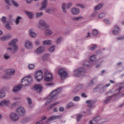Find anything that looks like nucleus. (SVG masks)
Segmentation results:
<instances>
[{"mask_svg":"<svg viewBox=\"0 0 124 124\" xmlns=\"http://www.w3.org/2000/svg\"><path fill=\"white\" fill-rule=\"evenodd\" d=\"M93 63L90 61H86L82 64L83 67H79L73 71V75L75 77L84 76L87 73V68L91 67Z\"/></svg>","mask_w":124,"mask_h":124,"instance_id":"nucleus-1","label":"nucleus"},{"mask_svg":"<svg viewBox=\"0 0 124 124\" xmlns=\"http://www.w3.org/2000/svg\"><path fill=\"white\" fill-rule=\"evenodd\" d=\"M18 42V39H14L9 43V47L7 48V50L10 51L12 54H15L18 51V46L16 43Z\"/></svg>","mask_w":124,"mask_h":124,"instance_id":"nucleus-2","label":"nucleus"},{"mask_svg":"<svg viewBox=\"0 0 124 124\" xmlns=\"http://www.w3.org/2000/svg\"><path fill=\"white\" fill-rule=\"evenodd\" d=\"M32 82V78L31 76H28L22 79L21 87H29Z\"/></svg>","mask_w":124,"mask_h":124,"instance_id":"nucleus-3","label":"nucleus"},{"mask_svg":"<svg viewBox=\"0 0 124 124\" xmlns=\"http://www.w3.org/2000/svg\"><path fill=\"white\" fill-rule=\"evenodd\" d=\"M49 25L47 24V22H46V21H45L44 19H40L39 20L37 28L39 29V30H44L43 28H49Z\"/></svg>","mask_w":124,"mask_h":124,"instance_id":"nucleus-4","label":"nucleus"},{"mask_svg":"<svg viewBox=\"0 0 124 124\" xmlns=\"http://www.w3.org/2000/svg\"><path fill=\"white\" fill-rule=\"evenodd\" d=\"M58 74L60 76L62 80H64L65 78L68 76V73L66 72V70L62 68L59 70Z\"/></svg>","mask_w":124,"mask_h":124,"instance_id":"nucleus-5","label":"nucleus"},{"mask_svg":"<svg viewBox=\"0 0 124 124\" xmlns=\"http://www.w3.org/2000/svg\"><path fill=\"white\" fill-rule=\"evenodd\" d=\"M34 77L37 82H40L43 79V72H42V71L40 70L35 72Z\"/></svg>","mask_w":124,"mask_h":124,"instance_id":"nucleus-6","label":"nucleus"},{"mask_svg":"<svg viewBox=\"0 0 124 124\" xmlns=\"http://www.w3.org/2000/svg\"><path fill=\"white\" fill-rule=\"evenodd\" d=\"M61 91H62V90L60 88L53 91L50 93V95L47 96V99H50V100H52V99H53L54 100V99H55V97L57 96V94H59V93H61Z\"/></svg>","mask_w":124,"mask_h":124,"instance_id":"nucleus-7","label":"nucleus"},{"mask_svg":"<svg viewBox=\"0 0 124 124\" xmlns=\"http://www.w3.org/2000/svg\"><path fill=\"white\" fill-rule=\"evenodd\" d=\"M122 89H123V87H119L117 90H116L115 91V92H116L115 94L112 95V96H108V97H107L106 98L104 103H108L110 102V101H111V99H112V98L113 97V96H115V95H117V94L119 93H120V92H121V91Z\"/></svg>","mask_w":124,"mask_h":124,"instance_id":"nucleus-8","label":"nucleus"},{"mask_svg":"<svg viewBox=\"0 0 124 124\" xmlns=\"http://www.w3.org/2000/svg\"><path fill=\"white\" fill-rule=\"evenodd\" d=\"M45 80L46 82H52L53 81V76H52V74L49 72L47 71H46L45 72Z\"/></svg>","mask_w":124,"mask_h":124,"instance_id":"nucleus-9","label":"nucleus"},{"mask_svg":"<svg viewBox=\"0 0 124 124\" xmlns=\"http://www.w3.org/2000/svg\"><path fill=\"white\" fill-rule=\"evenodd\" d=\"M15 74V70H8L5 75L3 76V79H9V78H11L12 75Z\"/></svg>","mask_w":124,"mask_h":124,"instance_id":"nucleus-10","label":"nucleus"},{"mask_svg":"<svg viewBox=\"0 0 124 124\" xmlns=\"http://www.w3.org/2000/svg\"><path fill=\"white\" fill-rule=\"evenodd\" d=\"M71 6H72V3L71 2L68 3L67 5L66 4L63 3L62 7V10L63 13H67V11L66 10V9H69V8H70Z\"/></svg>","mask_w":124,"mask_h":124,"instance_id":"nucleus-11","label":"nucleus"},{"mask_svg":"<svg viewBox=\"0 0 124 124\" xmlns=\"http://www.w3.org/2000/svg\"><path fill=\"white\" fill-rule=\"evenodd\" d=\"M10 118L13 122H17L20 119V117L17 113L12 112L10 115Z\"/></svg>","mask_w":124,"mask_h":124,"instance_id":"nucleus-12","label":"nucleus"},{"mask_svg":"<svg viewBox=\"0 0 124 124\" xmlns=\"http://www.w3.org/2000/svg\"><path fill=\"white\" fill-rule=\"evenodd\" d=\"M16 112L18 116H24L25 115V108L22 107H19L16 108Z\"/></svg>","mask_w":124,"mask_h":124,"instance_id":"nucleus-13","label":"nucleus"},{"mask_svg":"<svg viewBox=\"0 0 124 124\" xmlns=\"http://www.w3.org/2000/svg\"><path fill=\"white\" fill-rule=\"evenodd\" d=\"M25 47L27 50H31L33 48V44L30 41H26L25 43Z\"/></svg>","mask_w":124,"mask_h":124,"instance_id":"nucleus-14","label":"nucleus"},{"mask_svg":"<svg viewBox=\"0 0 124 124\" xmlns=\"http://www.w3.org/2000/svg\"><path fill=\"white\" fill-rule=\"evenodd\" d=\"M93 120L94 122H96V123H100V124H103V123L107 122L106 119H102L101 117L98 116L94 117Z\"/></svg>","mask_w":124,"mask_h":124,"instance_id":"nucleus-15","label":"nucleus"},{"mask_svg":"<svg viewBox=\"0 0 124 124\" xmlns=\"http://www.w3.org/2000/svg\"><path fill=\"white\" fill-rule=\"evenodd\" d=\"M62 119V116L58 115V116H54L49 117L46 120L47 123H49V122H52V121H54V120H58Z\"/></svg>","mask_w":124,"mask_h":124,"instance_id":"nucleus-16","label":"nucleus"},{"mask_svg":"<svg viewBox=\"0 0 124 124\" xmlns=\"http://www.w3.org/2000/svg\"><path fill=\"white\" fill-rule=\"evenodd\" d=\"M55 11H56L55 9L53 8L48 7L46 8L45 10V12H46V13H47V14H52L54 13Z\"/></svg>","mask_w":124,"mask_h":124,"instance_id":"nucleus-17","label":"nucleus"},{"mask_svg":"<svg viewBox=\"0 0 124 124\" xmlns=\"http://www.w3.org/2000/svg\"><path fill=\"white\" fill-rule=\"evenodd\" d=\"M45 34L47 36H49V35H51V34H53V31L49 29V28L45 27Z\"/></svg>","mask_w":124,"mask_h":124,"instance_id":"nucleus-18","label":"nucleus"},{"mask_svg":"<svg viewBox=\"0 0 124 124\" xmlns=\"http://www.w3.org/2000/svg\"><path fill=\"white\" fill-rule=\"evenodd\" d=\"M34 89H35V91L37 92V93H40L43 90V88L41 86V85L38 84L34 86Z\"/></svg>","mask_w":124,"mask_h":124,"instance_id":"nucleus-19","label":"nucleus"},{"mask_svg":"<svg viewBox=\"0 0 124 124\" xmlns=\"http://www.w3.org/2000/svg\"><path fill=\"white\" fill-rule=\"evenodd\" d=\"M86 103L88 104V107L90 109H92L95 103L93 100H87L86 101Z\"/></svg>","mask_w":124,"mask_h":124,"instance_id":"nucleus-20","label":"nucleus"},{"mask_svg":"<svg viewBox=\"0 0 124 124\" xmlns=\"http://www.w3.org/2000/svg\"><path fill=\"white\" fill-rule=\"evenodd\" d=\"M71 12L73 15H78L80 13V10L77 8H73L71 10Z\"/></svg>","mask_w":124,"mask_h":124,"instance_id":"nucleus-21","label":"nucleus"},{"mask_svg":"<svg viewBox=\"0 0 124 124\" xmlns=\"http://www.w3.org/2000/svg\"><path fill=\"white\" fill-rule=\"evenodd\" d=\"M29 34L31 37H32V38H35V37L37 36V34L35 32H34V30L33 29H30L29 30Z\"/></svg>","mask_w":124,"mask_h":124,"instance_id":"nucleus-22","label":"nucleus"},{"mask_svg":"<svg viewBox=\"0 0 124 124\" xmlns=\"http://www.w3.org/2000/svg\"><path fill=\"white\" fill-rule=\"evenodd\" d=\"M47 0H44L42 2V6L40 10H43V9H45V8L47 7Z\"/></svg>","mask_w":124,"mask_h":124,"instance_id":"nucleus-23","label":"nucleus"},{"mask_svg":"<svg viewBox=\"0 0 124 124\" xmlns=\"http://www.w3.org/2000/svg\"><path fill=\"white\" fill-rule=\"evenodd\" d=\"M10 101L8 100H3L0 102V106L1 107H2V106H7V105H8L9 104Z\"/></svg>","mask_w":124,"mask_h":124,"instance_id":"nucleus-24","label":"nucleus"},{"mask_svg":"<svg viewBox=\"0 0 124 124\" xmlns=\"http://www.w3.org/2000/svg\"><path fill=\"white\" fill-rule=\"evenodd\" d=\"M83 89V85L82 84L78 85L73 91L74 93H78V92L81 91Z\"/></svg>","mask_w":124,"mask_h":124,"instance_id":"nucleus-25","label":"nucleus"},{"mask_svg":"<svg viewBox=\"0 0 124 124\" xmlns=\"http://www.w3.org/2000/svg\"><path fill=\"white\" fill-rule=\"evenodd\" d=\"M22 89V86L21 85L16 86L13 88V92L14 93H18Z\"/></svg>","mask_w":124,"mask_h":124,"instance_id":"nucleus-26","label":"nucleus"},{"mask_svg":"<svg viewBox=\"0 0 124 124\" xmlns=\"http://www.w3.org/2000/svg\"><path fill=\"white\" fill-rule=\"evenodd\" d=\"M25 14L28 16V18L31 20L33 18V13L29 11H25Z\"/></svg>","mask_w":124,"mask_h":124,"instance_id":"nucleus-27","label":"nucleus"},{"mask_svg":"<svg viewBox=\"0 0 124 124\" xmlns=\"http://www.w3.org/2000/svg\"><path fill=\"white\" fill-rule=\"evenodd\" d=\"M44 47L40 46L38 47L36 50L35 53L36 54H41V53H42V52H44Z\"/></svg>","mask_w":124,"mask_h":124,"instance_id":"nucleus-28","label":"nucleus"},{"mask_svg":"<svg viewBox=\"0 0 124 124\" xmlns=\"http://www.w3.org/2000/svg\"><path fill=\"white\" fill-rule=\"evenodd\" d=\"M11 37H12L11 35H8L1 37L0 39L2 41H6V40H9Z\"/></svg>","mask_w":124,"mask_h":124,"instance_id":"nucleus-29","label":"nucleus"},{"mask_svg":"<svg viewBox=\"0 0 124 124\" xmlns=\"http://www.w3.org/2000/svg\"><path fill=\"white\" fill-rule=\"evenodd\" d=\"M120 29L119 27L117 26H115L114 30L112 31V33L113 34H118L119 33V31Z\"/></svg>","mask_w":124,"mask_h":124,"instance_id":"nucleus-30","label":"nucleus"},{"mask_svg":"<svg viewBox=\"0 0 124 124\" xmlns=\"http://www.w3.org/2000/svg\"><path fill=\"white\" fill-rule=\"evenodd\" d=\"M22 20V17L20 16H17V17L16 19V20L15 21V23L16 25H18L20 23V21Z\"/></svg>","mask_w":124,"mask_h":124,"instance_id":"nucleus-31","label":"nucleus"},{"mask_svg":"<svg viewBox=\"0 0 124 124\" xmlns=\"http://www.w3.org/2000/svg\"><path fill=\"white\" fill-rule=\"evenodd\" d=\"M13 5L15 7H19V3L17 2V1H15V0H11Z\"/></svg>","mask_w":124,"mask_h":124,"instance_id":"nucleus-32","label":"nucleus"},{"mask_svg":"<svg viewBox=\"0 0 124 124\" xmlns=\"http://www.w3.org/2000/svg\"><path fill=\"white\" fill-rule=\"evenodd\" d=\"M5 96V92L4 90H0V99L3 98Z\"/></svg>","mask_w":124,"mask_h":124,"instance_id":"nucleus-33","label":"nucleus"},{"mask_svg":"<svg viewBox=\"0 0 124 124\" xmlns=\"http://www.w3.org/2000/svg\"><path fill=\"white\" fill-rule=\"evenodd\" d=\"M74 104L73 102H70L68 103L66 105L67 109H69V108H71V107H73L74 106Z\"/></svg>","mask_w":124,"mask_h":124,"instance_id":"nucleus-34","label":"nucleus"},{"mask_svg":"<svg viewBox=\"0 0 124 124\" xmlns=\"http://www.w3.org/2000/svg\"><path fill=\"white\" fill-rule=\"evenodd\" d=\"M102 6H103V5L100 4L96 6L94 8V10H100V9H101V8H102Z\"/></svg>","mask_w":124,"mask_h":124,"instance_id":"nucleus-35","label":"nucleus"},{"mask_svg":"<svg viewBox=\"0 0 124 124\" xmlns=\"http://www.w3.org/2000/svg\"><path fill=\"white\" fill-rule=\"evenodd\" d=\"M82 117H83L82 114H77V122H78H78H80V121H81V119H82Z\"/></svg>","mask_w":124,"mask_h":124,"instance_id":"nucleus-36","label":"nucleus"},{"mask_svg":"<svg viewBox=\"0 0 124 124\" xmlns=\"http://www.w3.org/2000/svg\"><path fill=\"white\" fill-rule=\"evenodd\" d=\"M96 56L95 55H92L90 57V62L93 63L95 60Z\"/></svg>","mask_w":124,"mask_h":124,"instance_id":"nucleus-37","label":"nucleus"},{"mask_svg":"<svg viewBox=\"0 0 124 124\" xmlns=\"http://www.w3.org/2000/svg\"><path fill=\"white\" fill-rule=\"evenodd\" d=\"M52 43V41L51 40H46L43 42L44 45H50Z\"/></svg>","mask_w":124,"mask_h":124,"instance_id":"nucleus-38","label":"nucleus"},{"mask_svg":"<svg viewBox=\"0 0 124 124\" xmlns=\"http://www.w3.org/2000/svg\"><path fill=\"white\" fill-rule=\"evenodd\" d=\"M89 49L91 51H93L95 49H96V45H92L89 46Z\"/></svg>","mask_w":124,"mask_h":124,"instance_id":"nucleus-39","label":"nucleus"},{"mask_svg":"<svg viewBox=\"0 0 124 124\" xmlns=\"http://www.w3.org/2000/svg\"><path fill=\"white\" fill-rule=\"evenodd\" d=\"M82 19H83L82 16H78V17H73L72 18L73 21H79V20H81Z\"/></svg>","mask_w":124,"mask_h":124,"instance_id":"nucleus-40","label":"nucleus"},{"mask_svg":"<svg viewBox=\"0 0 124 124\" xmlns=\"http://www.w3.org/2000/svg\"><path fill=\"white\" fill-rule=\"evenodd\" d=\"M44 13L43 12H41V13H37L36 14V18H40L41 16H43Z\"/></svg>","mask_w":124,"mask_h":124,"instance_id":"nucleus-41","label":"nucleus"},{"mask_svg":"<svg viewBox=\"0 0 124 124\" xmlns=\"http://www.w3.org/2000/svg\"><path fill=\"white\" fill-rule=\"evenodd\" d=\"M57 104H59V102H56L52 105H51V106L50 107H47V109L48 110H50V109H52L54 106H56V105H57Z\"/></svg>","mask_w":124,"mask_h":124,"instance_id":"nucleus-42","label":"nucleus"},{"mask_svg":"<svg viewBox=\"0 0 124 124\" xmlns=\"http://www.w3.org/2000/svg\"><path fill=\"white\" fill-rule=\"evenodd\" d=\"M0 21L3 24H5L6 23V17L5 16H2L0 19Z\"/></svg>","mask_w":124,"mask_h":124,"instance_id":"nucleus-43","label":"nucleus"},{"mask_svg":"<svg viewBox=\"0 0 124 124\" xmlns=\"http://www.w3.org/2000/svg\"><path fill=\"white\" fill-rule=\"evenodd\" d=\"M93 33L94 36H96L98 34V31L96 29H94L93 31Z\"/></svg>","mask_w":124,"mask_h":124,"instance_id":"nucleus-44","label":"nucleus"},{"mask_svg":"<svg viewBox=\"0 0 124 124\" xmlns=\"http://www.w3.org/2000/svg\"><path fill=\"white\" fill-rule=\"evenodd\" d=\"M34 64H30L28 66V68L30 70H32L34 68Z\"/></svg>","mask_w":124,"mask_h":124,"instance_id":"nucleus-45","label":"nucleus"},{"mask_svg":"<svg viewBox=\"0 0 124 124\" xmlns=\"http://www.w3.org/2000/svg\"><path fill=\"white\" fill-rule=\"evenodd\" d=\"M46 99H47V101L45 103L46 106V105H49V104L50 102H52V101H54L53 99H52V100L48 99V97H46Z\"/></svg>","mask_w":124,"mask_h":124,"instance_id":"nucleus-46","label":"nucleus"},{"mask_svg":"<svg viewBox=\"0 0 124 124\" xmlns=\"http://www.w3.org/2000/svg\"><path fill=\"white\" fill-rule=\"evenodd\" d=\"M4 59L5 60H8V59H10V55L8 53H6L4 55Z\"/></svg>","mask_w":124,"mask_h":124,"instance_id":"nucleus-47","label":"nucleus"},{"mask_svg":"<svg viewBox=\"0 0 124 124\" xmlns=\"http://www.w3.org/2000/svg\"><path fill=\"white\" fill-rule=\"evenodd\" d=\"M76 6H78V7H80V8H82L83 9L86 8V7L85 6V5L80 3L77 4L76 5Z\"/></svg>","mask_w":124,"mask_h":124,"instance_id":"nucleus-48","label":"nucleus"},{"mask_svg":"<svg viewBox=\"0 0 124 124\" xmlns=\"http://www.w3.org/2000/svg\"><path fill=\"white\" fill-rule=\"evenodd\" d=\"M27 100L28 102V103L29 104V105H31V104L32 103V101L31 100V99L30 97H27Z\"/></svg>","mask_w":124,"mask_h":124,"instance_id":"nucleus-49","label":"nucleus"},{"mask_svg":"<svg viewBox=\"0 0 124 124\" xmlns=\"http://www.w3.org/2000/svg\"><path fill=\"white\" fill-rule=\"evenodd\" d=\"M5 28L6 30H11V26H10V24H9V23H7L5 25Z\"/></svg>","mask_w":124,"mask_h":124,"instance_id":"nucleus-50","label":"nucleus"},{"mask_svg":"<svg viewBox=\"0 0 124 124\" xmlns=\"http://www.w3.org/2000/svg\"><path fill=\"white\" fill-rule=\"evenodd\" d=\"M74 101H80V97L79 96H75L73 97Z\"/></svg>","mask_w":124,"mask_h":124,"instance_id":"nucleus-51","label":"nucleus"},{"mask_svg":"<svg viewBox=\"0 0 124 124\" xmlns=\"http://www.w3.org/2000/svg\"><path fill=\"white\" fill-rule=\"evenodd\" d=\"M4 1L6 4H8V5H10V6H11V3L10 2V0H4Z\"/></svg>","mask_w":124,"mask_h":124,"instance_id":"nucleus-52","label":"nucleus"},{"mask_svg":"<svg viewBox=\"0 0 124 124\" xmlns=\"http://www.w3.org/2000/svg\"><path fill=\"white\" fill-rule=\"evenodd\" d=\"M104 17H105V14L102 13L99 15V16H98L99 18H103Z\"/></svg>","mask_w":124,"mask_h":124,"instance_id":"nucleus-53","label":"nucleus"},{"mask_svg":"<svg viewBox=\"0 0 124 124\" xmlns=\"http://www.w3.org/2000/svg\"><path fill=\"white\" fill-rule=\"evenodd\" d=\"M54 50H55V46L50 47L49 48L48 51L49 52H53Z\"/></svg>","mask_w":124,"mask_h":124,"instance_id":"nucleus-54","label":"nucleus"},{"mask_svg":"<svg viewBox=\"0 0 124 124\" xmlns=\"http://www.w3.org/2000/svg\"><path fill=\"white\" fill-rule=\"evenodd\" d=\"M93 81L91 80L90 81V83L87 84V87H92V86H93Z\"/></svg>","mask_w":124,"mask_h":124,"instance_id":"nucleus-55","label":"nucleus"},{"mask_svg":"<svg viewBox=\"0 0 124 124\" xmlns=\"http://www.w3.org/2000/svg\"><path fill=\"white\" fill-rule=\"evenodd\" d=\"M104 22L106 23L107 25H110V21L107 19H104Z\"/></svg>","mask_w":124,"mask_h":124,"instance_id":"nucleus-56","label":"nucleus"},{"mask_svg":"<svg viewBox=\"0 0 124 124\" xmlns=\"http://www.w3.org/2000/svg\"><path fill=\"white\" fill-rule=\"evenodd\" d=\"M110 85V83L107 84L106 85L103 87V88H102V90H103L105 88H108V87H109Z\"/></svg>","mask_w":124,"mask_h":124,"instance_id":"nucleus-57","label":"nucleus"},{"mask_svg":"<svg viewBox=\"0 0 124 124\" xmlns=\"http://www.w3.org/2000/svg\"><path fill=\"white\" fill-rule=\"evenodd\" d=\"M61 41H62V37H60L58 39H57L56 41V43L57 44H59V43H60Z\"/></svg>","mask_w":124,"mask_h":124,"instance_id":"nucleus-58","label":"nucleus"},{"mask_svg":"<svg viewBox=\"0 0 124 124\" xmlns=\"http://www.w3.org/2000/svg\"><path fill=\"white\" fill-rule=\"evenodd\" d=\"M48 57H49V55H48V54H45L43 56V60H46V59H47V58H48Z\"/></svg>","mask_w":124,"mask_h":124,"instance_id":"nucleus-59","label":"nucleus"},{"mask_svg":"<svg viewBox=\"0 0 124 124\" xmlns=\"http://www.w3.org/2000/svg\"><path fill=\"white\" fill-rule=\"evenodd\" d=\"M81 96L82 97H85V98L88 97V96H87V94H86V93H82L81 94Z\"/></svg>","mask_w":124,"mask_h":124,"instance_id":"nucleus-60","label":"nucleus"},{"mask_svg":"<svg viewBox=\"0 0 124 124\" xmlns=\"http://www.w3.org/2000/svg\"><path fill=\"white\" fill-rule=\"evenodd\" d=\"M60 112H63L64 111V108L62 107L59 108Z\"/></svg>","mask_w":124,"mask_h":124,"instance_id":"nucleus-61","label":"nucleus"},{"mask_svg":"<svg viewBox=\"0 0 124 124\" xmlns=\"http://www.w3.org/2000/svg\"><path fill=\"white\" fill-rule=\"evenodd\" d=\"M94 120L93 119L92 120H90L89 121V124H94Z\"/></svg>","mask_w":124,"mask_h":124,"instance_id":"nucleus-62","label":"nucleus"},{"mask_svg":"<svg viewBox=\"0 0 124 124\" xmlns=\"http://www.w3.org/2000/svg\"><path fill=\"white\" fill-rule=\"evenodd\" d=\"M124 39V36H121L118 38H117V40H121L122 39Z\"/></svg>","mask_w":124,"mask_h":124,"instance_id":"nucleus-63","label":"nucleus"},{"mask_svg":"<svg viewBox=\"0 0 124 124\" xmlns=\"http://www.w3.org/2000/svg\"><path fill=\"white\" fill-rule=\"evenodd\" d=\"M46 86H54V84L52 83H47V84H46Z\"/></svg>","mask_w":124,"mask_h":124,"instance_id":"nucleus-64","label":"nucleus"}]
</instances>
